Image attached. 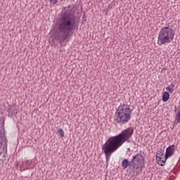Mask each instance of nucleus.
Segmentation results:
<instances>
[{"mask_svg":"<svg viewBox=\"0 0 180 180\" xmlns=\"http://www.w3.org/2000/svg\"><path fill=\"white\" fill-rule=\"evenodd\" d=\"M79 23V18L75 15V11L71 6H68L62 11L59 22L55 32L56 40L59 41L60 44L71 36V33L75 30V27Z\"/></svg>","mask_w":180,"mask_h":180,"instance_id":"1","label":"nucleus"},{"mask_svg":"<svg viewBox=\"0 0 180 180\" xmlns=\"http://www.w3.org/2000/svg\"><path fill=\"white\" fill-rule=\"evenodd\" d=\"M133 133H134V128L129 127L122 131L118 135L110 136L107 140L102 147V151L105 155L106 164H109L112 154L115 153V151H117L120 147H122L126 141H129V139H131Z\"/></svg>","mask_w":180,"mask_h":180,"instance_id":"2","label":"nucleus"},{"mask_svg":"<svg viewBox=\"0 0 180 180\" xmlns=\"http://www.w3.org/2000/svg\"><path fill=\"white\" fill-rule=\"evenodd\" d=\"M146 157L140 153H137L136 155L132 157L131 161L129 159H124L122 162V167L123 169L129 168L130 171L133 172V174L139 175L144 165L146 164Z\"/></svg>","mask_w":180,"mask_h":180,"instance_id":"3","label":"nucleus"},{"mask_svg":"<svg viewBox=\"0 0 180 180\" xmlns=\"http://www.w3.org/2000/svg\"><path fill=\"white\" fill-rule=\"evenodd\" d=\"M131 109L130 105L121 104L114 115V120L117 124H127L131 119Z\"/></svg>","mask_w":180,"mask_h":180,"instance_id":"4","label":"nucleus"},{"mask_svg":"<svg viewBox=\"0 0 180 180\" xmlns=\"http://www.w3.org/2000/svg\"><path fill=\"white\" fill-rule=\"evenodd\" d=\"M174 37H175V31L169 27H164L159 32L158 45L168 44L174 40Z\"/></svg>","mask_w":180,"mask_h":180,"instance_id":"5","label":"nucleus"},{"mask_svg":"<svg viewBox=\"0 0 180 180\" xmlns=\"http://www.w3.org/2000/svg\"><path fill=\"white\" fill-rule=\"evenodd\" d=\"M174 153H175V145H172L167 148L165 159L160 164V167H164V165H165V162H167V158L172 157V155H174Z\"/></svg>","mask_w":180,"mask_h":180,"instance_id":"6","label":"nucleus"},{"mask_svg":"<svg viewBox=\"0 0 180 180\" xmlns=\"http://www.w3.org/2000/svg\"><path fill=\"white\" fill-rule=\"evenodd\" d=\"M165 160V155H164V150L160 149L159 151L156 153V160L158 161V164H161L162 161Z\"/></svg>","mask_w":180,"mask_h":180,"instance_id":"7","label":"nucleus"},{"mask_svg":"<svg viewBox=\"0 0 180 180\" xmlns=\"http://www.w3.org/2000/svg\"><path fill=\"white\" fill-rule=\"evenodd\" d=\"M22 168L24 169L23 171H25V169H29V167L32 165V160H26L25 162H22Z\"/></svg>","mask_w":180,"mask_h":180,"instance_id":"8","label":"nucleus"},{"mask_svg":"<svg viewBox=\"0 0 180 180\" xmlns=\"http://www.w3.org/2000/svg\"><path fill=\"white\" fill-rule=\"evenodd\" d=\"M169 100V94L168 93V91H165L163 94L162 98V101L163 102H168V101Z\"/></svg>","mask_w":180,"mask_h":180,"instance_id":"9","label":"nucleus"},{"mask_svg":"<svg viewBox=\"0 0 180 180\" xmlns=\"http://www.w3.org/2000/svg\"><path fill=\"white\" fill-rule=\"evenodd\" d=\"M2 140H4V132L0 129V148L2 147Z\"/></svg>","mask_w":180,"mask_h":180,"instance_id":"10","label":"nucleus"},{"mask_svg":"<svg viewBox=\"0 0 180 180\" xmlns=\"http://www.w3.org/2000/svg\"><path fill=\"white\" fill-rule=\"evenodd\" d=\"M58 133L60 137H64V131L62 129H58Z\"/></svg>","mask_w":180,"mask_h":180,"instance_id":"11","label":"nucleus"},{"mask_svg":"<svg viewBox=\"0 0 180 180\" xmlns=\"http://www.w3.org/2000/svg\"><path fill=\"white\" fill-rule=\"evenodd\" d=\"M51 4H53V5H56L57 2H58V0H50Z\"/></svg>","mask_w":180,"mask_h":180,"instance_id":"12","label":"nucleus"},{"mask_svg":"<svg viewBox=\"0 0 180 180\" xmlns=\"http://www.w3.org/2000/svg\"><path fill=\"white\" fill-rule=\"evenodd\" d=\"M13 115V111L8 112V117H11Z\"/></svg>","mask_w":180,"mask_h":180,"instance_id":"13","label":"nucleus"},{"mask_svg":"<svg viewBox=\"0 0 180 180\" xmlns=\"http://www.w3.org/2000/svg\"><path fill=\"white\" fill-rule=\"evenodd\" d=\"M18 115V110L16 109H14L13 111V115Z\"/></svg>","mask_w":180,"mask_h":180,"instance_id":"14","label":"nucleus"},{"mask_svg":"<svg viewBox=\"0 0 180 180\" xmlns=\"http://www.w3.org/2000/svg\"><path fill=\"white\" fill-rule=\"evenodd\" d=\"M171 89H172V88H171V86H168L166 87L167 91H169H169H170Z\"/></svg>","mask_w":180,"mask_h":180,"instance_id":"15","label":"nucleus"},{"mask_svg":"<svg viewBox=\"0 0 180 180\" xmlns=\"http://www.w3.org/2000/svg\"><path fill=\"white\" fill-rule=\"evenodd\" d=\"M169 86L170 88H175V84H171Z\"/></svg>","mask_w":180,"mask_h":180,"instance_id":"16","label":"nucleus"},{"mask_svg":"<svg viewBox=\"0 0 180 180\" xmlns=\"http://www.w3.org/2000/svg\"><path fill=\"white\" fill-rule=\"evenodd\" d=\"M170 94H172L174 92V89H171L169 91Z\"/></svg>","mask_w":180,"mask_h":180,"instance_id":"17","label":"nucleus"},{"mask_svg":"<svg viewBox=\"0 0 180 180\" xmlns=\"http://www.w3.org/2000/svg\"><path fill=\"white\" fill-rule=\"evenodd\" d=\"M7 112L9 113V112H12V108H9L7 110Z\"/></svg>","mask_w":180,"mask_h":180,"instance_id":"18","label":"nucleus"}]
</instances>
